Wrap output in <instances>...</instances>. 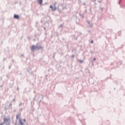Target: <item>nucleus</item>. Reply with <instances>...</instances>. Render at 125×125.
<instances>
[{
    "label": "nucleus",
    "instance_id": "nucleus-39",
    "mask_svg": "<svg viewBox=\"0 0 125 125\" xmlns=\"http://www.w3.org/2000/svg\"><path fill=\"white\" fill-rule=\"evenodd\" d=\"M2 86H3V84H1V85H0V87H2Z\"/></svg>",
    "mask_w": 125,
    "mask_h": 125
},
{
    "label": "nucleus",
    "instance_id": "nucleus-5",
    "mask_svg": "<svg viewBox=\"0 0 125 125\" xmlns=\"http://www.w3.org/2000/svg\"><path fill=\"white\" fill-rule=\"evenodd\" d=\"M63 26H64V23L61 24L58 27V29H61V32H62V31H63Z\"/></svg>",
    "mask_w": 125,
    "mask_h": 125
},
{
    "label": "nucleus",
    "instance_id": "nucleus-16",
    "mask_svg": "<svg viewBox=\"0 0 125 125\" xmlns=\"http://www.w3.org/2000/svg\"><path fill=\"white\" fill-rule=\"evenodd\" d=\"M79 61L80 63H83V61L82 60H79Z\"/></svg>",
    "mask_w": 125,
    "mask_h": 125
},
{
    "label": "nucleus",
    "instance_id": "nucleus-25",
    "mask_svg": "<svg viewBox=\"0 0 125 125\" xmlns=\"http://www.w3.org/2000/svg\"><path fill=\"white\" fill-rule=\"evenodd\" d=\"M8 68L9 70H10V69H11V65H9Z\"/></svg>",
    "mask_w": 125,
    "mask_h": 125
},
{
    "label": "nucleus",
    "instance_id": "nucleus-7",
    "mask_svg": "<svg viewBox=\"0 0 125 125\" xmlns=\"http://www.w3.org/2000/svg\"><path fill=\"white\" fill-rule=\"evenodd\" d=\"M19 18H20V17H19V16L18 15H16V14H14V19H19Z\"/></svg>",
    "mask_w": 125,
    "mask_h": 125
},
{
    "label": "nucleus",
    "instance_id": "nucleus-47",
    "mask_svg": "<svg viewBox=\"0 0 125 125\" xmlns=\"http://www.w3.org/2000/svg\"><path fill=\"white\" fill-rule=\"evenodd\" d=\"M83 5H85V3H83Z\"/></svg>",
    "mask_w": 125,
    "mask_h": 125
},
{
    "label": "nucleus",
    "instance_id": "nucleus-57",
    "mask_svg": "<svg viewBox=\"0 0 125 125\" xmlns=\"http://www.w3.org/2000/svg\"><path fill=\"white\" fill-rule=\"evenodd\" d=\"M35 37H37V35H35Z\"/></svg>",
    "mask_w": 125,
    "mask_h": 125
},
{
    "label": "nucleus",
    "instance_id": "nucleus-58",
    "mask_svg": "<svg viewBox=\"0 0 125 125\" xmlns=\"http://www.w3.org/2000/svg\"><path fill=\"white\" fill-rule=\"evenodd\" d=\"M6 77H8V75H6Z\"/></svg>",
    "mask_w": 125,
    "mask_h": 125
},
{
    "label": "nucleus",
    "instance_id": "nucleus-43",
    "mask_svg": "<svg viewBox=\"0 0 125 125\" xmlns=\"http://www.w3.org/2000/svg\"><path fill=\"white\" fill-rule=\"evenodd\" d=\"M104 9V8H103V7L101 8V10H103Z\"/></svg>",
    "mask_w": 125,
    "mask_h": 125
},
{
    "label": "nucleus",
    "instance_id": "nucleus-13",
    "mask_svg": "<svg viewBox=\"0 0 125 125\" xmlns=\"http://www.w3.org/2000/svg\"><path fill=\"white\" fill-rule=\"evenodd\" d=\"M20 116V114H18L17 115H16V119L17 120H18V119H19V117Z\"/></svg>",
    "mask_w": 125,
    "mask_h": 125
},
{
    "label": "nucleus",
    "instance_id": "nucleus-52",
    "mask_svg": "<svg viewBox=\"0 0 125 125\" xmlns=\"http://www.w3.org/2000/svg\"><path fill=\"white\" fill-rule=\"evenodd\" d=\"M0 80H2V77H0Z\"/></svg>",
    "mask_w": 125,
    "mask_h": 125
},
{
    "label": "nucleus",
    "instance_id": "nucleus-4",
    "mask_svg": "<svg viewBox=\"0 0 125 125\" xmlns=\"http://www.w3.org/2000/svg\"><path fill=\"white\" fill-rule=\"evenodd\" d=\"M43 97H42V95H39V96L38 97V101L39 102H41L42 101V100Z\"/></svg>",
    "mask_w": 125,
    "mask_h": 125
},
{
    "label": "nucleus",
    "instance_id": "nucleus-19",
    "mask_svg": "<svg viewBox=\"0 0 125 125\" xmlns=\"http://www.w3.org/2000/svg\"><path fill=\"white\" fill-rule=\"evenodd\" d=\"M22 105H23V104L21 102L19 104V106L20 107L21 106H22Z\"/></svg>",
    "mask_w": 125,
    "mask_h": 125
},
{
    "label": "nucleus",
    "instance_id": "nucleus-54",
    "mask_svg": "<svg viewBox=\"0 0 125 125\" xmlns=\"http://www.w3.org/2000/svg\"><path fill=\"white\" fill-rule=\"evenodd\" d=\"M93 1H96V0H93Z\"/></svg>",
    "mask_w": 125,
    "mask_h": 125
},
{
    "label": "nucleus",
    "instance_id": "nucleus-20",
    "mask_svg": "<svg viewBox=\"0 0 125 125\" xmlns=\"http://www.w3.org/2000/svg\"><path fill=\"white\" fill-rule=\"evenodd\" d=\"M45 80H46V81L48 80V79H47V75H45Z\"/></svg>",
    "mask_w": 125,
    "mask_h": 125
},
{
    "label": "nucleus",
    "instance_id": "nucleus-27",
    "mask_svg": "<svg viewBox=\"0 0 125 125\" xmlns=\"http://www.w3.org/2000/svg\"><path fill=\"white\" fill-rule=\"evenodd\" d=\"M76 49H72V52H74V51H76Z\"/></svg>",
    "mask_w": 125,
    "mask_h": 125
},
{
    "label": "nucleus",
    "instance_id": "nucleus-28",
    "mask_svg": "<svg viewBox=\"0 0 125 125\" xmlns=\"http://www.w3.org/2000/svg\"><path fill=\"white\" fill-rule=\"evenodd\" d=\"M30 73L31 74V75H32L33 76V75H34V74L33 73V71H31V72H30Z\"/></svg>",
    "mask_w": 125,
    "mask_h": 125
},
{
    "label": "nucleus",
    "instance_id": "nucleus-12",
    "mask_svg": "<svg viewBox=\"0 0 125 125\" xmlns=\"http://www.w3.org/2000/svg\"><path fill=\"white\" fill-rule=\"evenodd\" d=\"M79 15L81 17V18H83L84 15H83V14L79 13Z\"/></svg>",
    "mask_w": 125,
    "mask_h": 125
},
{
    "label": "nucleus",
    "instance_id": "nucleus-30",
    "mask_svg": "<svg viewBox=\"0 0 125 125\" xmlns=\"http://www.w3.org/2000/svg\"><path fill=\"white\" fill-rule=\"evenodd\" d=\"M17 90L18 91L19 90V86H17Z\"/></svg>",
    "mask_w": 125,
    "mask_h": 125
},
{
    "label": "nucleus",
    "instance_id": "nucleus-64",
    "mask_svg": "<svg viewBox=\"0 0 125 125\" xmlns=\"http://www.w3.org/2000/svg\"><path fill=\"white\" fill-rule=\"evenodd\" d=\"M20 4H21V2H20Z\"/></svg>",
    "mask_w": 125,
    "mask_h": 125
},
{
    "label": "nucleus",
    "instance_id": "nucleus-1",
    "mask_svg": "<svg viewBox=\"0 0 125 125\" xmlns=\"http://www.w3.org/2000/svg\"><path fill=\"white\" fill-rule=\"evenodd\" d=\"M30 49H31V51H35V50H40V49L43 50V47H42V46L41 45L38 46V45H33L31 46Z\"/></svg>",
    "mask_w": 125,
    "mask_h": 125
},
{
    "label": "nucleus",
    "instance_id": "nucleus-18",
    "mask_svg": "<svg viewBox=\"0 0 125 125\" xmlns=\"http://www.w3.org/2000/svg\"><path fill=\"white\" fill-rule=\"evenodd\" d=\"M27 71H28V73H30L31 71V68H29Z\"/></svg>",
    "mask_w": 125,
    "mask_h": 125
},
{
    "label": "nucleus",
    "instance_id": "nucleus-56",
    "mask_svg": "<svg viewBox=\"0 0 125 125\" xmlns=\"http://www.w3.org/2000/svg\"><path fill=\"white\" fill-rule=\"evenodd\" d=\"M59 13H61V11H59Z\"/></svg>",
    "mask_w": 125,
    "mask_h": 125
},
{
    "label": "nucleus",
    "instance_id": "nucleus-51",
    "mask_svg": "<svg viewBox=\"0 0 125 125\" xmlns=\"http://www.w3.org/2000/svg\"><path fill=\"white\" fill-rule=\"evenodd\" d=\"M13 101H15V99H14L13 100Z\"/></svg>",
    "mask_w": 125,
    "mask_h": 125
},
{
    "label": "nucleus",
    "instance_id": "nucleus-59",
    "mask_svg": "<svg viewBox=\"0 0 125 125\" xmlns=\"http://www.w3.org/2000/svg\"><path fill=\"white\" fill-rule=\"evenodd\" d=\"M75 79H76V80H77V79H78V78L76 77V78H75Z\"/></svg>",
    "mask_w": 125,
    "mask_h": 125
},
{
    "label": "nucleus",
    "instance_id": "nucleus-9",
    "mask_svg": "<svg viewBox=\"0 0 125 125\" xmlns=\"http://www.w3.org/2000/svg\"><path fill=\"white\" fill-rule=\"evenodd\" d=\"M76 33L77 34L78 37H80V36H82L83 35V33H82V32H76Z\"/></svg>",
    "mask_w": 125,
    "mask_h": 125
},
{
    "label": "nucleus",
    "instance_id": "nucleus-46",
    "mask_svg": "<svg viewBox=\"0 0 125 125\" xmlns=\"http://www.w3.org/2000/svg\"><path fill=\"white\" fill-rule=\"evenodd\" d=\"M4 68V65L3 66L2 69ZM2 69H1V70H2Z\"/></svg>",
    "mask_w": 125,
    "mask_h": 125
},
{
    "label": "nucleus",
    "instance_id": "nucleus-49",
    "mask_svg": "<svg viewBox=\"0 0 125 125\" xmlns=\"http://www.w3.org/2000/svg\"><path fill=\"white\" fill-rule=\"evenodd\" d=\"M65 8H66L65 7H63L62 9H65Z\"/></svg>",
    "mask_w": 125,
    "mask_h": 125
},
{
    "label": "nucleus",
    "instance_id": "nucleus-33",
    "mask_svg": "<svg viewBox=\"0 0 125 125\" xmlns=\"http://www.w3.org/2000/svg\"><path fill=\"white\" fill-rule=\"evenodd\" d=\"M118 4H121V0H119V1L118 2Z\"/></svg>",
    "mask_w": 125,
    "mask_h": 125
},
{
    "label": "nucleus",
    "instance_id": "nucleus-10",
    "mask_svg": "<svg viewBox=\"0 0 125 125\" xmlns=\"http://www.w3.org/2000/svg\"><path fill=\"white\" fill-rule=\"evenodd\" d=\"M38 0V3L40 4L41 5L42 4V0Z\"/></svg>",
    "mask_w": 125,
    "mask_h": 125
},
{
    "label": "nucleus",
    "instance_id": "nucleus-24",
    "mask_svg": "<svg viewBox=\"0 0 125 125\" xmlns=\"http://www.w3.org/2000/svg\"><path fill=\"white\" fill-rule=\"evenodd\" d=\"M17 3H18V2L17 1H15L14 2V4H17Z\"/></svg>",
    "mask_w": 125,
    "mask_h": 125
},
{
    "label": "nucleus",
    "instance_id": "nucleus-63",
    "mask_svg": "<svg viewBox=\"0 0 125 125\" xmlns=\"http://www.w3.org/2000/svg\"><path fill=\"white\" fill-rule=\"evenodd\" d=\"M26 0H25V2H26Z\"/></svg>",
    "mask_w": 125,
    "mask_h": 125
},
{
    "label": "nucleus",
    "instance_id": "nucleus-40",
    "mask_svg": "<svg viewBox=\"0 0 125 125\" xmlns=\"http://www.w3.org/2000/svg\"><path fill=\"white\" fill-rule=\"evenodd\" d=\"M21 56L22 57H24V54H21Z\"/></svg>",
    "mask_w": 125,
    "mask_h": 125
},
{
    "label": "nucleus",
    "instance_id": "nucleus-44",
    "mask_svg": "<svg viewBox=\"0 0 125 125\" xmlns=\"http://www.w3.org/2000/svg\"><path fill=\"white\" fill-rule=\"evenodd\" d=\"M111 65H114V63H113V62H112V63H111Z\"/></svg>",
    "mask_w": 125,
    "mask_h": 125
},
{
    "label": "nucleus",
    "instance_id": "nucleus-6",
    "mask_svg": "<svg viewBox=\"0 0 125 125\" xmlns=\"http://www.w3.org/2000/svg\"><path fill=\"white\" fill-rule=\"evenodd\" d=\"M8 121L6 122V125H10V118H7Z\"/></svg>",
    "mask_w": 125,
    "mask_h": 125
},
{
    "label": "nucleus",
    "instance_id": "nucleus-23",
    "mask_svg": "<svg viewBox=\"0 0 125 125\" xmlns=\"http://www.w3.org/2000/svg\"><path fill=\"white\" fill-rule=\"evenodd\" d=\"M91 64H92V66H94L93 61H92L91 62Z\"/></svg>",
    "mask_w": 125,
    "mask_h": 125
},
{
    "label": "nucleus",
    "instance_id": "nucleus-45",
    "mask_svg": "<svg viewBox=\"0 0 125 125\" xmlns=\"http://www.w3.org/2000/svg\"><path fill=\"white\" fill-rule=\"evenodd\" d=\"M64 40H65V38H63L62 39V41H64Z\"/></svg>",
    "mask_w": 125,
    "mask_h": 125
},
{
    "label": "nucleus",
    "instance_id": "nucleus-61",
    "mask_svg": "<svg viewBox=\"0 0 125 125\" xmlns=\"http://www.w3.org/2000/svg\"><path fill=\"white\" fill-rule=\"evenodd\" d=\"M36 24H38V22H36Z\"/></svg>",
    "mask_w": 125,
    "mask_h": 125
},
{
    "label": "nucleus",
    "instance_id": "nucleus-62",
    "mask_svg": "<svg viewBox=\"0 0 125 125\" xmlns=\"http://www.w3.org/2000/svg\"><path fill=\"white\" fill-rule=\"evenodd\" d=\"M114 89H116V88H114Z\"/></svg>",
    "mask_w": 125,
    "mask_h": 125
},
{
    "label": "nucleus",
    "instance_id": "nucleus-42",
    "mask_svg": "<svg viewBox=\"0 0 125 125\" xmlns=\"http://www.w3.org/2000/svg\"><path fill=\"white\" fill-rule=\"evenodd\" d=\"M119 62H120V64H122V61H120Z\"/></svg>",
    "mask_w": 125,
    "mask_h": 125
},
{
    "label": "nucleus",
    "instance_id": "nucleus-37",
    "mask_svg": "<svg viewBox=\"0 0 125 125\" xmlns=\"http://www.w3.org/2000/svg\"><path fill=\"white\" fill-rule=\"evenodd\" d=\"M74 57H75V55H72V58H74Z\"/></svg>",
    "mask_w": 125,
    "mask_h": 125
},
{
    "label": "nucleus",
    "instance_id": "nucleus-50",
    "mask_svg": "<svg viewBox=\"0 0 125 125\" xmlns=\"http://www.w3.org/2000/svg\"><path fill=\"white\" fill-rule=\"evenodd\" d=\"M41 23H42V20L41 21Z\"/></svg>",
    "mask_w": 125,
    "mask_h": 125
},
{
    "label": "nucleus",
    "instance_id": "nucleus-53",
    "mask_svg": "<svg viewBox=\"0 0 125 125\" xmlns=\"http://www.w3.org/2000/svg\"><path fill=\"white\" fill-rule=\"evenodd\" d=\"M17 125V123H15V125Z\"/></svg>",
    "mask_w": 125,
    "mask_h": 125
},
{
    "label": "nucleus",
    "instance_id": "nucleus-17",
    "mask_svg": "<svg viewBox=\"0 0 125 125\" xmlns=\"http://www.w3.org/2000/svg\"><path fill=\"white\" fill-rule=\"evenodd\" d=\"M11 106H12V104L10 103L9 105V107H10L11 109H12V107H11Z\"/></svg>",
    "mask_w": 125,
    "mask_h": 125
},
{
    "label": "nucleus",
    "instance_id": "nucleus-21",
    "mask_svg": "<svg viewBox=\"0 0 125 125\" xmlns=\"http://www.w3.org/2000/svg\"><path fill=\"white\" fill-rule=\"evenodd\" d=\"M56 37H58V36H59V33H58V32H56Z\"/></svg>",
    "mask_w": 125,
    "mask_h": 125
},
{
    "label": "nucleus",
    "instance_id": "nucleus-41",
    "mask_svg": "<svg viewBox=\"0 0 125 125\" xmlns=\"http://www.w3.org/2000/svg\"><path fill=\"white\" fill-rule=\"evenodd\" d=\"M93 60H94V61H95V60H96V58H94L93 59Z\"/></svg>",
    "mask_w": 125,
    "mask_h": 125
},
{
    "label": "nucleus",
    "instance_id": "nucleus-60",
    "mask_svg": "<svg viewBox=\"0 0 125 125\" xmlns=\"http://www.w3.org/2000/svg\"><path fill=\"white\" fill-rule=\"evenodd\" d=\"M22 109H23V108H22L21 109V110H22Z\"/></svg>",
    "mask_w": 125,
    "mask_h": 125
},
{
    "label": "nucleus",
    "instance_id": "nucleus-29",
    "mask_svg": "<svg viewBox=\"0 0 125 125\" xmlns=\"http://www.w3.org/2000/svg\"><path fill=\"white\" fill-rule=\"evenodd\" d=\"M98 2L100 3V2H101V0H98Z\"/></svg>",
    "mask_w": 125,
    "mask_h": 125
},
{
    "label": "nucleus",
    "instance_id": "nucleus-35",
    "mask_svg": "<svg viewBox=\"0 0 125 125\" xmlns=\"http://www.w3.org/2000/svg\"><path fill=\"white\" fill-rule=\"evenodd\" d=\"M78 1L79 2H80V3L82 2V0H78Z\"/></svg>",
    "mask_w": 125,
    "mask_h": 125
},
{
    "label": "nucleus",
    "instance_id": "nucleus-26",
    "mask_svg": "<svg viewBox=\"0 0 125 125\" xmlns=\"http://www.w3.org/2000/svg\"><path fill=\"white\" fill-rule=\"evenodd\" d=\"M4 109H5V111H6V110H7L8 108H7V107L5 106Z\"/></svg>",
    "mask_w": 125,
    "mask_h": 125
},
{
    "label": "nucleus",
    "instance_id": "nucleus-38",
    "mask_svg": "<svg viewBox=\"0 0 125 125\" xmlns=\"http://www.w3.org/2000/svg\"><path fill=\"white\" fill-rule=\"evenodd\" d=\"M13 112H14V113H15V112H16V109H14V110H13Z\"/></svg>",
    "mask_w": 125,
    "mask_h": 125
},
{
    "label": "nucleus",
    "instance_id": "nucleus-48",
    "mask_svg": "<svg viewBox=\"0 0 125 125\" xmlns=\"http://www.w3.org/2000/svg\"><path fill=\"white\" fill-rule=\"evenodd\" d=\"M43 30H44V31H45V27H43Z\"/></svg>",
    "mask_w": 125,
    "mask_h": 125
},
{
    "label": "nucleus",
    "instance_id": "nucleus-32",
    "mask_svg": "<svg viewBox=\"0 0 125 125\" xmlns=\"http://www.w3.org/2000/svg\"><path fill=\"white\" fill-rule=\"evenodd\" d=\"M55 53H54V55L53 56V58H55Z\"/></svg>",
    "mask_w": 125,
    "mask_h": 125
},
{
    "label": "nucleus",
    "instance_id": "nucleus-55",
    "mask_svg": "<svg viewBox=\"0 0 125 125\" xmlns=\"http://www.w3.org/2000/svg\"><path fill=\"white\" fill-rule=\"evenodd\" d=\"M3 60H5V58H4Z\"/></svg>",
    "mask_w": 125,
    "mask_h": 125
},
{
    "label": "nucleus",
    "instance_id": "nucleus-34",
    "mask_svg": "<svg viewBox=\"0 0 125 125\" xmlns=\"http://www.w3.org/2000/svg\"><path fill=\"white\" fill-rule=\"evenodd\" d=\"M23 121L24 123H25V122H26V119H24L23 120Z\"/></svg>",
    "mask_w": 125,
    "mask_h": 125
},
{
    "label": "nucleus",
    "instance_id": "nucleus-22",
    "mask_svg": "<svg viewBox=\"0 0 125 125\" xmlns=\"http://www.w3.org/2000/svg\"><path fill=\"white\" fill-rule=\"evenodd\" d=\"M85 70H87L88 73H90V72H89V69H88V68H86L85 69Z\"/></svg>",
    "mask_w": 125,
    "mask_h": 125
},
{
    "label": "nucleus",
    "instance_id": "nucleus-14",
    "mask_svg": "<svg viewBox=\"0 0 125 125\" xmlns=\"http://www.w3.org/2000/svg\"><path fill=\"white\" fill-rule=\"evenodd\" d=\"M56 9H57V8H56V6H54L53 7V11H55V10H56Z\"/></svg>",
    "mask_w": 125,
    "mask_h": 125
},
{
    "label": "nucleus",
    "instance_id": "nucleus-11",
    "mask_svg": "<svg viewBox=\"0 0 125 125\" xmlns=\"http://www.w3.org/2000/svg\"><path fill=\"white\" fill-rule=\"evenodd\" d=\"M73 37L76 41H77V40H78V38H79V36L76 37V34H74V35H73Z\"/></svg>",
    "mask_w": 125,
    "mask_h": 125
},
{
    "label": "nucleus",
    "instance_id": "nucleus-36",
    "mask_svg": "<svg viewBox=\"0 0 125 125\" xmlns=\"http://www.w3.org/2000/svg\"><path fill=\"white\" fill-rule=\"evenodd\" d=\"M87 32L90 33H91V31H90V30H88Z\"/></svg>",
    "mask_w": 125,
    "mask_h": 125
},
{
    "label": "nucleus",
    "instance_id": "nucleus-15",
    "mask_svg": "<svg viewBox=\"0 0 125 125\" xmlns=\"http://www.w3.org/2000/svg\"><path fill=\"white\" fill-rule=\"evenodd\" d=\"M53 6H52V5H50V8H51V9H52V10H53Z\"/></svg>",
    "mask_w": 125,
    "mask_h": 125
},
{
    "label": "nucleus",
    "instance_id": "nucleus-3",
    "mask_svg": "<svg viewBox=\"0 0 125 125\" xmlns=\"http://www.w3.org/2000/svg\"><path fill=\"white\" fill-rule=\"evenodd\" d=\"M19 122L20 125H28V122H27L26 124H24V123L22 121V119L19 118Z\"/></svg>",
    "mask_w": 125,
    "mask_h": 125
},
{
    "label": "nucleus",
    "instance_id": "nucleus-31",
    "mask_svg": "<svg viewBox=\"0 0 125 125\" xmlns=\"http://www.w3.org/2000/svg\"><path fill=\"white\" fill-rule=\"evenodd\" d=\"M90 43H93V40H91V41Z\"/></svg>",
    "mask_w": 125,
    "mask_h": 125
},
{
    "label": "nucleus",
    "instance_id": "nucleus-8",
    "mask_svg": "<svg viewBox=\"0 0 125 125\" xmlns=\"http://www.w3.org/2000/svg\"><path fill=\"white\" fill-rule=\"evenodd\" d=\"M86 22L88 23V24H89V27H92L93 24L91 23H90V21H86Z\"/></svg>",
    "mask_w": 125,
    "mask_h": 125
},
{
    "label": "nucleus",
    "instance_id": "nucleus-2",
    "mask_svg": "<svg viewBox=\"0 0 125 125\" xmlns=\"http://www.w3.org/2000/svg\"><path fill=\"white\" fill-rule=\"evenodd\" d=\"M8 118L5 117L3 118V122L2 123H0V125H3V124H6V122L8 121Z\"/></svg>",
    "mask_w": 125,
    "mask_h": 125
}]
</instances>
